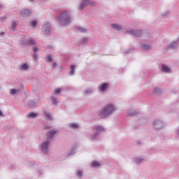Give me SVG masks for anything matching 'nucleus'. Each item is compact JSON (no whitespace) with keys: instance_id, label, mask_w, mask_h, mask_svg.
Here are the masks:
<instances>
[{"instance_id":"f257e3e1","label":"nucleus","mask_w":179,"mask_h":179,"mask_svg":"<svg viewBox=\"0 0 179 179\" xmlns=\"http://www.w3.org/2000/svg\"><path fill=\"white\" fill-rule=\"evenodd\" d=\"M57 21L62 27H66V26L72 23V15L71 14V11H62L57 17Z\"/></svg>"},{"instance_id":"f03ea898","label":"nucleus","mask_w":179,"mask_h":179,"mask_svg":"<svg viewBox=\"0 0 179 179\" xmlns=\"http://www.w3.org/2000/svg\"><path fill=\"white\" fill-rule=\"evenodd\" d=\"M106 131V128L103 126L96 125L94 127H91L90 129V136L88 137V139L93 142V141H97L99 139V135L101 132H104Z\"/></svg>"},{"instance_id":"7ed1b4c3","label":"nucleus","mask_w":179,"mask_h":179,"mask_svg":"<svg viewBox=\"0 0 179 179\" xmlns=\"http://www.w3.org/2000/svg\"><path fill=\"white\" fill-rule=\"evenodd\" d=\"M117 110V108L113 103H108L103 108L102 110L98 114L99 118H106V117H110L111 114Z\"/></svg>"},{"instance_id":"20e7f679","label":"nucleus","mask_w":179,"mask_h":179,"mask_svg":"<svg viewBox=\"0 0 179 179\" xmlns=\"http://www.w3.org/2000/svg\"><path fill=\"white\" fill-rule=\"evenodd\" d=\"M153 128L156 131H162L166 128L167 123L162 120H156L152 122Z\"/></svg>"},{"instance_id":"39448f33","label":"nucleus","mask_w":179,"mask_h":179,"mask_svg":"<svg viewBox=\"0 0 179 179\" xmlns=\"http://www.w3.org/2000/svg\"><path fill=\"white\" fill-rule=\"evenodd\" d=\"M50 139L48 138L41 144L40 150L42 152V153H44V155H47V153H48V146H50Z\"/></svg>"},{"instance_id":"423d86ee","label":"nucleus","mask_w":179,"mask_h":179,"mask_svg":"<svg viewBox=\"0 0 179 179\" xmlns=\"http://www.w3.org/2000/svg\"><path fill=\"white\" fill-rule=\"evenodd\" d=\"M87 5H90V6H94V1H90L89 0H81L80 6H78V10H82V9H84V8H86Z\"/></svg>"},{"instance_id":"0eeeda50","label":"nucleus","mask_w":179,"mask_h":179,"mask_svg":"<svg viewBox=\"0 0 179 179\" xmlns=\"http://www.w3.org/2000/svg\"><path fill=\"white\" fill-rule=\"evenodd\" d=\"M50 31H51V24L48 22L45 23L42 27V33H43L45 36H48Z\"/></svg>"},{"instance_id":"6e6552de","label":"nucleus","mask_w":179,"mask_h":179,"mask_svg":"<svg viewBox=\"0 0 179 179\" xmlns=\"http://www.w3.org/2000/svg\"><path fill=\"white\" fill-rule=\"evenodd\" d=\"M126 33H128V34L131 36H134L135 37H141V36H142V31L141 30L129 29Z\"/></svg>"},{"instance_id":"1a4fd4ad","label":"nucleus","mask_w":179,"mask_h":179,"mask_svg":"<svg viewBox=\"0 0 179 179\" xmlns=\"http://www.w3.org/2000/svg\"><path fill=\"white\" fill-rule=\"evenodd\" d=\"M108 86H110V85L107 83L99 85L97 87L98 92H99V93H104V92L108 89Z\"/></svg>"},{"instance_id":"9d476101","label":"nucleus","mask_w":179,"mask_h":179,"mask_svg":"<svg viewBox=\"0 0 179 179\" xmlns=\"http://www.w3.org/2000/svg\"><path fill=\"white\" fill-rule=\"evenodd\" d=\"M57 134H58V130H55L53 129L48 131L47 132V138L46 139H49L50 142H51V139H52V138H54V136H55V135H57Z\"/></svg>"},{"instance_id":"9b49d317","label":"nucleus","mask_w":179,"mask_h":179,"mask_svg":"<svg viewBox=\"0 0 179 179\" xmlns=\"http://www.w3.org/2000/svg\"><path fill=\"white\" fill-rule=\"evenodd\" d=\"M179 45V36L173 41H172L169 45V48H172V50H176V48H178Z\"/></svg>"},{"instance_id":"f8f14e48","label":"nucleus","mask_w":179,"mask_h":179,"mask_svg":"<svg viewBox=\"0 0 179 179\" xmlns=\"http://www.w3.org/2000/svg\"><path fill=\"white\" fill-rule=\"evenodd\" d=\"M20 15L22 17H29V16L31 15V10H30V9L24 8L21 10Z\"/></svg>"},{"instance_id":"ddd939ff","label":"nucleus","mask_w":179,"mask_h":179,"mask_svg":"<svg viewBox=\"0 0 179 179\" xmlns=\"http://www.w3.org/2000/svg\"><path fill=\"white\" fill-rule=\"evenodd\" d=\"M77 150H76V146L72 147L68 152L65 154L66 157H69V156H72V155H75L76 153Z\"/></svg>"},{"instance_id":"4468645a","label":"nucleus","mask_w":179,"mask_h":179,"mask_svg":"<svg viewBox=\"0 0 179 179\" xmlns=\"http://www.w3.org/2000/svg\"><path fill=\"white\" fill-rule=\"evenodd\" d=\"M141 48L143 51H150V50H152V46L146 43H143L141 45Z\"/></svg>"},{"instance_id":"2eb2a0df","label":"nucleus","mask_w":179,"mask_h":179,"mask_svg":"<svg viewBox=\"0 0 179 179\" xmlns=\"http://www.w3.org/2000/svg\"><path fill=\"white\" fill-rule=\"evenodd\" d=\"M162 69L163 72H165L166 73H171V69L166 64H162Z\"/></svg>"},{"instance_id":"dca6fc26","label":"nucleus","mask_w":179,"mask_h":179,"mask_svg":"<svg viewBox=\"0 0 179 179\" xmlns=\"http://www.w3.org/2000/svg\"><path fill=\"white\" fill-rule=\"evenodd\" d=\"M101 166V164H100V162L97 161H93L90 164V167L95 168V169H99V167H100Z\"/></svg>"},{"instance_id":"f3484780","label":"nucleus","mask_w":179,"mask_h":179,"mask_svg":"<svg viewBox=\"0 0 179 179\" xmlns=\"http://www.w3.org/2000/svg\"><path fill=\"white\" fill-rule=\"evenodd\" d=\"M44 116L45 117L47 121H52V116L50 114V112L43 110Z\"/></svg>"},{"instance_id":"a211bd4d","label":"nucleus","mask_w":179,"mask_h":179,"mask_svg":"<svg viewBox=\"0 0 179 179\" xmlns=\"http://www.w3.org/2000/svg\"><path fill=\"white\" fill-rule=\"evenodd\" d=\"M136 114H138V111L135 110L129 109L127 110V115H129V117H134V115H136Z\"/></svg>"},{"instance_id":"6ab92c4d","label":"nucleus","mask_w":179,"mask_h":179,"mask_svg":"<svg viewBox=\"0 0 179 179\" xmlns=\"http://www.w3.org/2000/svg\"><path fill=\"white\" fill-rule=\"evenodd\" d=\"M24 44H27V45H36V41H34V39L30 38L28 39V42L24 43Z\"/></svg>"},{"instance_id":"aec40b11","label":"nucleus","mask_w":179,"mask_h":179,"mask_svg":"<svg viewBox=\"0 0 179 179\" xmlns=\"http://www.w3.org/2000/svg\"><path fill=\"white\" fill-rule=\"evenodd\" d=\"M20 71H27L29 69V65L27 63H24L20 66Z\"/></svg>"},{"instance_id":"412c9836","label":"nucleus","mask_w":179,"mask_h":179,"mask_svg":"<svg viewBox=\"0 0 179 179\" xmlns=\"http://www.w3.org/2000/svg\"><path fill=\"white\" fill-rule=\"evenodd\" d=\"M134 163L136 164H139V163H141V162H143V157H138L134 159Z\"/></svg>"},{"instance_id":"4be33fe9","label":"nucleus","mask_w":179,"mask_h":179,"mask_svg":"<svg viewBox=\"0 0 179 179\" xmlns=\"http://www.w3.org/2000/svg\"><path fill=\"white\" fill-rule=\"evenodd\" d=\"M29 42V38H26V36H22V40L20 41V43L22 45H27V43H28Z\"/></svg>"},{"instance_id":"5701e85b","label":"nucleus","mask_w":179,"mask_h":179,"mask_svg":"<svg viewBox=\"0 0 179 179\" xmlns=\"http://www.w3.org/2000/svg\"><path fill=\"white\" fill-rule=\"evenodd\" d=\"M16 26H17V23H16V22H13L11 26L10 27V30L11 31H15Z\"/></svg>"},{"instance_id":"b1692460","label":"nucleus","mask_w":179,"mask_h":179,"mask_svg":"<svg viewBox=\"0 0 179 179\" xmlns=\"http://www.w3.org/2000/svg\"><path fill=\"white\" fill-rule=\"evenodd\" d=\"M75 65H71L70 66V75L71 76H73L75 75Z\"/></svg>"},{"instance_id":"393cba45","label":"nucleus","mask_w":179,"mask_h":179,"mask_svg":"<svg viewBox=\"0 0 179 179\" xmlns=\"http://www.w3.org/2000/svg\"><path fill=\"white\" fill-rule=\"evenodd\" d=\"M111 26H112L113 29H115V30H117V31L122 30V27H121V26H120L117 24H113Z\"/></svg>"},{"instance_id":"a878e982","label":"nucleus","mask_w":179,"mask_h":179,"mask_svg":"<svg viewBox=\"0 0 179 179\" xmlns=\"http://www.w3.org/2000/svg\"><path fill=\"white\" fill-rule=\"evenodd\" d=\"M37 113L31 112L27 115V118H36L37 117Z\"/></svg>"},{"instance_id":"bb28decb","label":"nucleus","mask_w":179,"mask_h":179,"mask_svg":"<svg viewBox=\"0 0 179 179\" xmlns=\"http://www.w3.org/2000/svg\"><path fill=\"white\" fill-rule=\"evenodd\" d=\"M69 127L70 128H72V129H78V128H79V124L76 123H70Z\"/></svg>"},{"instance_id":"cd10ccee","label":"nucleus","mask_w":179,"mask_h":179,"mask_svg":"<svg viewBox=\"0 0 179 179\" xmlns=\"http://www.w3.org/2000/svg\"><path fill=\"white\" fill-rule=\"evenodd\" d=\"M76 176L78 178H83V171H76Z\"/></svg>"},{"instance_id":"c85d7f7f","label":"nucleus","mask_w":179,"mask_h":179,"mask_svg":"<svg viewBox=\"0 0 179 179\" xmlns=\"http://www.w3.org/2000/svg\"><path fill=\"white\" fill-rule=\"evenodd\" d=\"M154 94L159 96V94H162V90H160L159 87H155L154 90Z\"/></svg>"},{"instance_id":"c756f323","label":"nucleus","mask_w":179,"mask_h":179,"mask_svg":"<svg viewBox=\"0 0 179 179\" xmlns=\"http://www.w3.org/2000/svg\"><path fill=\"white\" fill-rule=\"evenodd\" d=\"M94 92L93 89H87L84 91V94H92Z\"/></svg>"},{"instance_id":"7c9ffc66","label":"nucleus","mask_w":179,"mask_h":179,"mask_svg":"<svg viewBox=\"0 0 179 179\" xmlns=\"http://www.w3.org/2000/svg\"><path fill=\"white\" fill-rule=\"evenodd\" d=\"M29 107H36V106H37V103H36V102H34V101H29L27 103Z\"/></svg>"},{"instance_id":"2f4dec72","label":"nucleus","mask_w":179,"mask_h":179,"mask_svg":"<svg viewBox=\"0 0 179 179\" xmlns=\"http://www.w3.org/2000/svg\"><path fill=\"white\" fill-rule=\"evenodd\" d=\"M78 31H80V33H86L87 31L86 29L81 27H78Z\"/></svg>"},{"instance_id":"473e14b6","label":"nucleus","mask_w":179,"mask_h":179,"mask_svg":"<svg viewBox=\"0 0 179 179\" xmlns=\"http://www.w3.org/2000/svg\"><path fill=\"white\" fill-rule=\"evenodd\" d=\"M52 104H54L55 106L58 104V101L57 100V99H55V97L52 96Z\"/></svg>"},{"instance_id":"72a5a7b5","label":"nucleus","mask_w":179,"mask_h":179,"mask_svg":"<svg viewBox=\"0 0 179 179\" xmlns=\"http://www.w3.org/2000/svg\"><path fill=\"white\" fill-rule=\"evenodd\" d=\"M46 60L48 61V62H52V57L50 55H47Z\"/></svg>"},{"instance_id":"f704fd0d","label":"nucleus","mask_w":179,"mask_h":179,"mask_svg":"<svg viewBox=\"0 0 179 179\" xmlns=\"http://www.w3.org/2000/svg\"><path fill=\"white\" fill-rule=\"evenodd\" d=\"M59 93H61V89H59V88L55 89V94H59Z\"/></svg>"},{"instance_id":"c9c22d12","label":"nucleus","mask_w":179,"mask_h":179,"mask_svg":"<svg viewBox=\"0 0 179 179\" xmlns=\"http://www.w3.org/2000/svg\"><path fill=\"white\" fill-rule=\"evenodd\" d=\"M37 26V21H32L31 22V27H36Z\"/></svg>"},{"instance_id":"e433bc0d","label":"nucleus","mask_w":179,"mask_h":179,"mask_svg":"<svg viewBox=\"0 0 179 179\" xmlns=\"http://www.w3.org/2000/svg\"><path fill=\"white\" fill-rule=\"evenodd\" d=\"M10 94H16V90L15 89H11L10 90Z\"/></svg>"},{"instance_id":"4c0bfd02","label":"nucleus","mask_w":179,"mask_h":179,"mask_svg":"<svg viewBox=\"0 0 179 179\" xmlns=\"http://www.w3.org/2000/svg\"><path fill=\"white\" fill-rule=\"evenodd\" d=\"M32 50L34 51V52L35 54H37V51H38V49L37 48H36V47H33L32 48Z\"/></svg>"},{"instance_id":"58836bf2","label":"nucleus","mask_w":179,"mask_h":179,"mask_svg":"<svg viewBox=\"0 0 179 179\" xmlns=\"http://www.w3.org/2000/svg\"><path fill=\"white\" fill-rule=\"evenodd\" d=\"M34 59H35V61H37V59H38V56L36 54L32 55Z\"/></svg>"},{"instance_id":"ea45409f","label":"nucleus","mask_w":179,"mask_h":179,"mask_svg":"<svg viewBox=\"0 0 179 179\" xmlns=\"http://www.w3.org/2000/svg\"><path fill=\"white\" fill-rule=\"evenodd\" d=\"M82 41H83V43H87V41H89V38H82Z\"/></svg>"},{"instance_id":"a19ab883","label":"nucleus","mask_w":179,"mask_h":179,"mask_svg":"<svg viewBox=\"0 0 179 179\" xmlns=\"http://www.w3.org/2000/svg\"><path fill=\"white\" fill-rule=\"evenodd\" d=\"M0 117H3V113L0 110Z\"/></svg>"},{"instance_id":"79ce46f5","label":"nucleus","mask_w":179,"mask_h":179,"mask_svg":"<svg viewBox=\"0 0 179 179\" xmlns=\"http://www.w3.org/2000/svg\"><path fill=\"white\" fill-rule=\"evenodd\" d=\"M56 65H57V63L53 62V65H52L53 68H55Z\"/></svg>"},{"instance_id":"37998d69","label":"nucleus","mask_w":179,"mask_h":179,"mask_svg":"<svg viewBox=\"0 0 179 179\" xmlns=\"http://www.w3.org/2000/svg\"><path fill=\"white\" fill-rule=\"evenodd\" d=\"M17 93H20V90H16V94H17Z\"/></svg>"},{"instance_id":"c03bdc74","label":"nucleus","mask_w":179,"mask_h":179,"mask_svg":"<svg viewBox=\"0 0 179 179\" xmlns=\"http://www.w3.org/2000/svg\"><path fill=\"white\" fill-rule=\"evenodd\" d=\"M5 34V32H0V36H3Z\"/></svg>"},{"instance_id":"a18cd8bd","label":"nucleus","mask_w":179,"mask_h":179,"mask_svg":"<svg viewBox=\"0 0 179 179\" xmlns=\"http://www.w3.org/2000/svg\"><path fill=\"white\" fill-rule=\"evenodd\" d=\"M2 8H3V5L0 4V9H2Z\"/></svg>"},{"instance_id":"49530a36","label":"nucleus","mask_w":179,"mask_h":179,"mask_svg":"<svg viewBox=\"0 0 179 179\" xmlns=\"http://www.w3.org/2000/svg\"><path fill=\"white\" fill-rule=\"evenodd\" d=\"M29 2H34V0H29Z\"/></svg>"},{"instance_id":"de8ad7c7","label":"nucleus","mask_w":179,"mask_h":179,"mask_svg":"<svg viewBox=\"0 0 179 179\" xmlns=\"http://www.w3.org/2000/svg\"><path fill=\"white\" fill-rule=\"evenodd\" d=\"M166 15H167V14H162V16H164V17H165Z\"/></svg>"},{"instance_id":"09e8293b","label":"nucleus","mask_w":179,"mask_h":179,"mask_svg":"<svg viewBox=\"0 0 179 179\" xmlns=\"http://www.w3.org/2000/svg\"><path fill=\"white\" fill-rule=\"evenodd\" d=\"M1 89H2V87L0 85V90H1Z\"/></svg>"},{"instance_id":"8fccbe9b","label":"nucleus","mask_w":179,"mask_h":179,"mask_svg":"<svg viewBox=\"0 0 179 179\" xmlns=\"http://www.w3.org/2000/svg\"><path fill=\"white\" fill-rule=\"evenodd\" d=\"M43 1H47V0H43Z\"/></svg>"}]
</instances>
